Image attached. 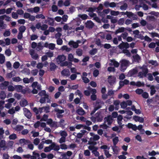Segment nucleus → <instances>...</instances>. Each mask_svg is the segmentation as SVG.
<instances>
[{
  "instance_id": "9d476101",
  "label": "nucleus",
  "mask_w": 159,
  "mask_h": 159,
  "mask_svg": "<svg viewBox=\"0 0 159 159\" xmlns=\"http://www.w3.org/2000/svg\"><path fill=\"white\" fill-rule=\"evenodd\" d=\"M123 119V116L121 115L118 116L117 119V122L119 125V127L120 128H122L124 125H122V120Z\"/></svg>"
},
{
  "instance_id": "dca6fc26",
  "label": "nucleus",
  "mask_w": 159,
  "mask_h": 159,
  "mask_svg": "<svg viewBox=\"0 0 159 159\" xmlns=\"http://www.w3.org/2000/svg\"><path fill=\"white\" fill-rule=\"evenodd\" d=\"M133 119L135 121H139L140 123H143L144 120L143 117L136 116H133Z\"/></svg>"
},
{
  "instance_id": "a878e982",
  "label": "nucleus",
  "mask_w": 159,
  "mask_h": 159,
  "mask_svg": "<svg viewBox=\"0 0 159 159\" xmlns=\"http://www.w3.org/2000/svg\"><path fill=\"white\" fill-rule=\"evenodd\" d=\"M23 128V126L22 125H17L14 127H13V129L17 131H20L22 130Z\"/></svg>"
},
{
  "instance_id": "680f3d73",
  "label": "nucleus",
  "mask_w": 159,
  "mask_h": 159,
  "mask_svg": "<svg viewBox=\"0 0 159 159\" xmlns=\"http://www.w3.org/2000/svg\"><path fill=\"white\" fill-rule=\"evenodd\" d=\"M12 17L14 19H17L18 16L17 13L13 12H12Z\"/></svg>"
},
{
  "instance_id": "58836bf2",
  "label": "nucleus",
  "mask_w": 159,
  "mask_h": 159,
  "mask_svg": "<svg viewBox=\"0 0 159 159\" xmlns=\"http://www.w3.org/2000/svg\"><path fill=\"white\" fill-rule=\"evenodd\" d=\"M97 53V48H93L89 52L90 54L91 55H94Z\"/></svg>"
},
{
  "instance_id": "f8f14e48",
  "label": "nucleus",
  "mask_w": 159,
  "mask_h": 159,
  "mask_svg": "<svg viewBox=\"0 0 159 159\" xmlns=\"http://www.w3.org/2000/svg\"><path fill=\"white\" fill-rule=\"evenodd\" d=\"M94 26V23L91 20H87L85 23V27L89 29L92 28Z\"/></svg>"
},
{
  "instance_id": "5fc2aeb1",
  "label": "nucleus",
  "mask_w": 159,
  "mask_h": 159,
  "mask_svg": "<svg viewBox=\"0 0 159 159\" xmlns=\"http://www.w3.org/2000/svg\"><path fill=\"white\" fill-rule=\"evenodd\" d=\"M20 64L18 61L15 62L13 64V67L15 69L18 68L20 66Z\"/></svg>"
},
{
  "instance_id": "69168bd1",
  "label": "nucleus",
  "mask_w": 159,
  "mask_h": 159,
  "mask_svg": "<svg viewBox=\"0 0 159 159\" xmlns=\"http://www.w3.org/2000/svg\"><path fill=\"white\" fill-rule=\"evenodd\" d=\"M99 72L98 69H96L93 71V75L94 77H97L99 74Z\"/></svg>"
},
{
  "instance_id": "72a5a7b5",
  "label": "nucleus",
  "mask_w": 159,
  "mask_h": 159,
  "mask_svg": "<svg viewBox=\"0 0 159 159\" xmlns=\"http://www.w3.org/2000/svg\"><path fill=\"white\" fill-rule=\"evenodd\" d=\"M76 54L79 56L80 57L83 54V51L81 48H78L76 51Z\"/></svg>"
},
{
  "instance_id": "f03ea898",
  "label": "nucleus",
  "mask_w": 159,
  "mask_h": 159,
  "mask_svg": "<svg viewBox=\"0 0 159 159\" xmlns=\"http://www.w3.org/2000/svg\"><path fill=\"white\" fill-rule=\"evenodd\" d=\"M129 61L125 59H123L121 61L120 70L124 72L128 66Z\"/></svg>"
},
{
  "instance_id": "8fccbe9b",
  "label": "nucleus",
  "mask_w": 159,
  "mask_h": 159,
  "mask_svg": "<svg viewBox=\"0 0 159 159\" xmlns=\"http://www.w3.org/2000/svg\"><path fill=\"white\" fill-rule=\"evenodd\" d=\"M37 49L38 51H41L42 50L43 48V46L41 45V43H39L38 45L37 46Z\"/></svg>"
},
{
  "instance_id": "3c124183",
  "label": "nucleus",
  "mask_w": 159,
  "mask_h": 159,
  "mask_svg": "<svg viewBox=\"0 0 159 159\" xmlns=\"http://www.w3.org/2000/svg\"><path fill=\"white\" fill-rule=\"evenodd\" d=\"M142 97L145 98H148L149 97V94L147 92H143L142 94Z\"/></svg>"
},
{
  "instance_id": "09e8293b",
  "label": "nucleus",
  "mask_w": 159,
  "mask_h": 159,
  "mask_svg": "<svg viewBox=\"0 0 159 159\" xmlns=\"http://www.w3.org/2000/svg\"><path fill=\"white\" fill-rule=\"evenodd\" d=\"M128 7L127 4L126 3H124V4L121 6L120 9L122 10H125Z\"/></svg>"
},
{
  "instance_id": "c85d7f7f",
  "label": "nucleus",
  "mask_w": 159,
  "mask_h": 159,
  "mask_svg": "<svg viewBox=\"0 0 159 159\" xmlns=\"http://www.w3.org/2000/svg\"><path fill=\"white\" fill-rule=\"evenodd\" d=\"M54 110V111L57 113L56 114H62L65 112L64 110L59 109L58 108H55Z\"/></svg>"
},
{
  "instance_id": "a18cd8bd",
  "label": "nucleus",
  "mask_w": 159,
  "mask_h": 159,
  "mask_svg": "<svg viewBox=\"0 0 159 159\" xmlns=\"http://www.w3.org/2000/svg\"><path fill=\"white\" fill-rule=\"evenodd\" d=\"M100 148L101 149H103L104 152V150H109L110 149V147H108L106 145H103L101 146Z\"/></svg>"
},
{
  "instance_id": "473e14b6",
  "label": "nucleus",
  "mask_w": 159,
  "mask_h": 159,
  "mask_svg": "<svg viewBox=\"0 0 159 159\" xmlns=\"http://www.w3.org/2000/svg\"><path fill=\"white\" fill-rule=\"evenodd\" d=\"M56 67V65L54 63L51 62L50 63V69L51 71L55 70Z\"/></svg>"
},
{
  "instance_id": "ea45409f",
  "label": "nucleus",
  "mask_w": 159,
  "mask_h": 159,
  "mask_svg": "<svg viewBox=\"0 0 159 159\" xmlns=\"http://www.w3.org/2000/svg\"><path fill=\"white\" fill-rule=\"evenodd\" d=\"M5 54L7 56L9 57L11 54V52L10 48L7 49L5 51Z\"/></svg>"
},
{
  "instance_id": "6e6552de",
  "label": "nucleus",
  "mask_w": 159,
  "mask_h": 159,
  "mask_svg": "<svg viewBox=\"0 0 159 159\" xmlns=\"http://www.w3.org/2000/svg\"><path fill=\"white\" fill-rule=\"evenodd\" d=\"M103 104V102L100 100H97L94 105V108L97 110L102 107V105Z\"/></svg>"
},
{
  "instance_id": "052dcab7",
  "label": "nucleus",
  "mask_w": 159,
  "mask_h": 159,
  "mask_svg": "<svg viewBox=\"0 0 159 159\" xmlns=\"http://www.w3.org/2000/svg\"><path fill=\"white\" fill-rule=\"evenodd\" d=\"M75 94L76 95H78L80 98L83 97V94L78 89L76 90L75 92Z\"/></svg>"
},
{
  "instance_id": "0eeeda50",
  "label": "nucleus",
  "mask_w": 159,
  "mask_h": 159,
  "mask_svg": "<svg viewBox=\"0 0 159 159\" xmlns=\"http://www.w3.org/2000/svg\"><path fill=\"white\" fill-rule=\"evenodd\" d=\"M118 46L120 49H122L123 48L128 49L129 48V44L127 42L122 41V43H120Z\"/></svg>"
},
{
  "instance_id": "0e129e2a",
  "label": "nucleus",
  "mask_w": 159,
  "mask_h": 159,
  "mask_svg": "<svg viewBox=\"0 0 159 159\" xmlns=\"http://www.w3.org/2000/svg\"><path fill=\"white\" fill-rule=\"evenodd\" d=\"M38 37L36 34H33L30 37V39L31 40H34L38 39Z\"/></svg>"
},
{
  "instance_id": "7ed1b4c3",
  "label": "nucleus",
  "mask_w": 159,
  "mask_h": 159,
  "mask_svg": "<svg viewBox=\"0 0 159 159\" xmlns=\"http://www.w3.org/2000/svg\"><path fill=\"white\" fill-rule=\"evenodd\" d=\"M5 134L6 136L9 135L10 134L9 131L8 130H7L5 131L3 129V127L0 128V140L2 139H4L5 137L3 135L4 134Z\"/></svg>"
},
{
  "instance_id": "49530a36",
  "label": "nucleus",
  "mask_w": 159,
  "mask_h": 159,
  "mask_svg": "<svg viewBox=\"0 0 159 159\" xmlns=\"http://www.w3.org/2000/svg\"><path fill=\"white\" fill-rule=\"evenodd\" d=\"M12 80L16 82H19L21 81V79L19 76H16L12 78Z\"/></svg>"
},
{
  "instance_id": "c9c22d12",
  "label": "nucleus",
  "mask_w": 159,
  "mask_h": 159,
  "mask_svg": "<svg viewBox=\"0 0 159 159\" xmlns=\"http://www.w3.org/2000/svg\"><path fill=\"white\" fill-rule=\"evenodd\" d=\"M33 111L36 115L38 114L39 113L40 114L42 113V111L40 110V107L39 109L36 107H34L33 109Z\"/></svg>"
},
{
  "instance_id": "c03bdc74",
  "label": "nucleus",
  "mask_w": 159,
  "mask_h": 159,
  "mask_svg": "<svg viewBox=\"0 0 159 159\" xmlns=\"http://www.w3.org/2000/svg\"><path fill=\"white\" fill-rule=\"evenodd\" d=\"M112 141L114 145H116L119 142L118 137H116L113 139Z\"/></svg>"
},
{
  "instance_id": "6e6d98bb",
  "label": "nucleus",
  "mask_w": 159,
  "mask_h": 159,
  "mask_svg": "<svg viewBox=\"0 0 159 159\" xmlns=\"http://www.w3.org/2000/svg\"><path fill=\"white\" fill-rule=\"evenodd\" d=\"M36 18H41V19H45V16L43 14H39L35 16Z\"/></svg>"
},
{
  "instance_id": "bb28decb",
  "label": "nucleus",
  "mask_w": 159,
  "mask_h": 159,
  "mask_svg": "<svg viewBox=\"0 0 159 159\" xmlns=\"http://www.w3.org/2000/svg\"><path fill=\"white\" fill-rule=\"evenodd\" d=\"M76 112L78 114L81 116L85 114L84 111L82 108L78 109L76 111Z\"/></svg>"
},
{
  "instance_id": "f704fd0d",
  "label": "nucleus",
  "mask_w": 159,
  "mask_h": 159,
  "mask_svg": "<svg viewBox=\"0 0 159 159\" xmlns=\"http://www.w3.org/2000/svg\"><path fill=\"white\" fill-rule=\"evenodd\" d=\"M5 61V56L3 54H0V63L1 64H2Z\"/></svg>"
},
{
  "instance_id": "f3484780",
  "label": "nucleus",
  "mask_w": 159,
  "mask_h": 159,
  "mask_svg": "<svg viewBox=\"0 0 159 159\" xmlns=\"http://www.w3.org/2000/svg\"><path fill=\"white\" fill-rule=\"evenodd\" d=\"M108 82L110 85H112L115 82L116 78L112 76L108 77Z\"/></svg>"
},
{
  "instance_id": "2f4dec72",
  "label": "nucleus",
  "mask_w": 159,
  "mask_h": 159,
  "mask_svg": "<svg viewBox=\"0 0 159 159\" xmlns=\"http://www.w3.org/2000/svg\"><path fill=\"white\" fill-rule=\"evenodd\" d=\"M88 148L90 150H92V152L98 150V148L93 145H90L88 147Z\"/></svg>"
},
{
  "instance_id": "20e7f679",
  "label": "nucleus",
  "mask_w": 159,
  "mask_h": 159,
  "mask_svg": "<svg viewBox=\"0 0 159 159\" xmlns=\"http://www.w3.org/2000/svg\"><path fill=\"white\" fill-rule=\"evenodd\" d=\"M24 114L25 116L28 119H30L32 116V114L30 111L28 109L24 108L23 109Z\"/></svg>"
},
{
  "instance_id": "393cba45",
  "label": "nucleus",
  "mask_w": 159,
  "mask_h": 159,
  "mask_svg": "<svg viewBox=\"0 0 159 159\" xmlns=\"http://www.w3.org/2000/svg\"><path fill=\"white\" fill-rule=\"evenodd\" d=\"M49 109L50 108L49 106L40 108V110L42 111V113L43 112V110H44V111L46 113H48L49 112Z\"/></svg>"
},
{
  "instance_id": "13d9d810",
  "label": "nucleus",
  "mask_w": 159,
  "mask_h": 159,
  "mask_svg": "<svg viewBox=\"0 0 159 159\" xmlns=\"http://www.w3.org/2000/svg\"><path fill=\"white\" fill-rule=\"evenodd\" d=\"M17 138L16 135L15 134H12L9 136V138L10 140H14Z\"/></svg>"
},
{
  "instance_id": "774afa93",
  "label": "nucleus",
  "mask_w": 159,
  "mask_h": 159,
  "mask_svg": "<svg viewBox=\"0 0 159 159\" xmlns=\"http://www.w3.org/2000/svg\"><path fill=\"white\" fill-rule=\"evenodd\" d=\"M73 58L74 57L72 54L70 53L68 54V59L69 61H72Z\"/></svg>"
},
{
  "instance_id": "412c9836",
  "label": "nucleus",
  "mask_w": 159,
  "mask_h": 159,
  "mask_svg": "<svg viewBox=\"0 0 159 159\" xmlns=\"http://www.w3.org/2000/svg\"><path fill=\"white\" fill-rule=\"evenodd\" d=\"M125 29H125L124 27H121L119 28L118 30H116L115 32H111L114 33L116 35L119 33L124 32Z\"/></svg>"
},
{
  "instance_id": "4be33fe9",
  "label": "nucleus",
  "mask_w": 159,
  "mask_h": 159,
  "mask_svg": "<svg viewBox=\"0 0 159 159\" xmlns=\"http://www.w3.org/2000/svg\"><path fill=\"white\" fill-rule=\"evenodd\" d=\"M28 105V101L25 99L21 100L20 102V105L21 107H25Z\"/></svg>"
},
{
  "instance_id": "423d86ee",
  "label": "nucleus",
  "mask_w": 159,
  "mask_h": 159,
  "mask_svg": "<svg viewBox=\"0 0 159 159\" xmlns=\"http://www.w3.org/2000/svg\"><path fill=\"white\" fill-rule=\"evenodd\" d=\"M104 122H107L108 125H110L113 122V119L111 115H108L104 119Z\"/></svg>"
},
{
  "instance_id": "c756f323",
  "label": "nucleus",
  "mask_w": 159,
  "mask_h": 159,
  "mask_svg": "<svg viewBox=\"0 0 159 159\" xmlns=\"http://www.w3.org/2000/svg\"><path fill=\"white\" fill-rule=\"evenodd\" d=\"M150 89H151V95L152 96L156 92V90L155 89V87L153 85H152L151 86Z\"/></svg>"
},
{
  "instance_id": "6ab92c4d",
  "label": "nucleus",
  "mask_w": 159,
  "mask_h": 159,
  "mask_svg": "<svg viewBox=\"0 0 159 159\" xmlns=\"http://www.w3.org/2000/svg\"><path fill=\"white\" fill-rule=\"evenodd\" d=\"M0 147L3 148V150H6L7 148L6 146V142L4 140H1L0 141Z\"/></svg>"
},
{
  "instance_id": "ddd939ff",
  "label": "nucleus",
  "mask_w": 159,
  "mask_h": 159,
  "mask_svg": "<svg viewBox=\"0 0 159 159\" xmlns=\"http://www.w3.org/2000/svg\"><path fill=\"white\" fill-rule=\"evenodd\" d=\"M48 22V24L49 25L53 26L54 23V20L53 18L50 17H48L47 20H45V22L47 23Z\"/></svg>"
},
{
  "instance_id": "1a4fd4ad",
  "label": "nucleus",
  "mask_w": 159,
  "mask_h": 159,
  "mask_svg": "<svg viewBox=\"0 0 159 159\" xmlns=\"http://www.w3.org/2000/svg\"><path fill=\"white\" fill-rule=\"evenodd\" d=\"M9 85L8 81H5L0 84V89L2 90L5 89H7Z\"/></svg>"
},
{
  "instance_id": "2eb2a0df",
  "label": "nucleus",
  "mask_w": 159,
  "mask_h": 159,
  "mask_svg": "<svg viewBox=\"0 0 159 159\" xmlns=\"http://www.w3.org/2000/svg\"><path fill=\"white\" fill-rule=\"evenodd\" d=\"M61 74L63 76L68 77L70 75V71L69 69H65L62 71Z\"/></svg>"
},
{
  "instance_id": "a19ab883",
  "label": "nucleus",
  "mask_w": 159,
  "mask_h": 159,
  "mask_svg": "<svg viewBox=\"0 0 159 159\" xmlns=\"http://www.w3.org/2000/svg\"><path fill=\"white\" fill-rule=\"evenodd\" d=\"M65 120L63 119H61L60 121L59 122V123L60 125V127H64L65 125V124H64L65 123Z\"/></svg>"
},
{
  "instance_id": "f257e3e1",
  "label": "nucleus",
  "mask_w": 159,
  "mask_h": 159,
  "mask_svg": "<svg viewBox=\"0 0 159 159\" xmlns=\"http://www.w3.org/2000/svg\"><path fill=\"white\" fill-rule=\"evenodd\" d=\"M38 95L41 97L39 100V102L41 103H44L45 102L46 99L47 103L50 102L51 98L48 94L46 93V91L45 90H42L40 91L39 92Z\"/></svg>"
},
{
  "instance_id": "aec40b11",
  "label": "nucleus",
  "mask_w": 159,
  "mask_h": 159,
  "mask_svg": "<svg viewBox=\"0 0 159 159\" xmlns=\"http://www.w3.org/2000/svg\"><path fill=\"white\" fill-rule=\"evenodd\" d=\"M66 57L63 55L58 56L57 58V61H60L61 63L66 60Z\"/></svg>"
},
{
  "instance_id": "39448f33",
  "label": "nucleus",
  "mask_w": 159,
  "mask_h": 159,
  "mask_svg": "<svg viewBox=\"0 0 159 159\" xmlns=\"http://www.w3.org/2000/svg\"><path fill=\"white\" fill-rule=\"evenodd\" d=\"M96 117L93 116H92L91 118L90 119L93 122H95L96 121V120H97V121L98 122H100L102 121V118H100L99 117V115H100V113L98 112L96 113Z\"/></svg>"
},
{
  "instance_id": "cd10ccee",
  "label": "nucleus",
  "mask_w": 159,
  "mask_h": 159,
  "mask_svg": "<svg viewBox=\"0 0 159 159\" xmlns=\"http://www.w3.org/2000/svg\"><path fill=\"white\" fill-rule=\"evenodd\" d=\"M23 86L20 85H17L15 86V90L17 92H21L22 90Z\"/></svg>"
},
{
  "instance_id": "a211bd4d",
  "label": "nucleus",
  "mask_w": 159,
  "mask_h": 159,
  "mask_svg": "<svg viewBox=\"0 0 159 159\" xmlns=\"http://www.w3.org/2000/svg\"><path fill=\"white\" fill-rule=\"evenodd\" d=\"M50 147L51 148L52 150H53L54 151H58L60 149V148L59 145H56V144L53 143L51 144L50 145Z\"/></svg>"
},
{
  "instance_id": "9b49d317",
  "label": "nucleus",
  "mask_w": 159,
  "mask_h": 159,
  "mask_svg": "<svg viewBox=\"0 0 159 159\" xmlns=\"http://www.w3.org/2000/svg\"><path fill=\"white\" fill-rule=\"evenodd\" d=\"M138 72L137 70L136 69H133L130 70L127 74V75L128 77H132L134 75L136 74Z\"/></svg>"
},
{
  "instance_id": "864d4df0",
  "label": "nucleus",
  "mask_w": 159,
  "mask_h": 159,
  "mask_svg": "<svg viewBox=\"0 0 159 159\" xmlns=\"http://www.w3.org/2000/svg\"><path fill=\"white\" fill-rule=\"evenodd\" d=\"M104 152L107 158H109L111 156V155L109 153V150H104Z\"/></svg>"
},
{
  "instance_id": "de8ad7c7",
  "label": "nucleus",
  "mask_w": 159,
  "mask_h": 159,
  "mask_svg": "<svg viewBox=\"0 0 159 159\" xmlns=\"http://www.w3.org/2000/svg\"><path fill=\"white\" fill-rule=\"evenodd\" d=\"M121 108L123 109L126 108L127 107L126 102L125 101H123L121 102L120 104Z\"/></svg>"
},
{
  "instance_id": "79ce46f5",
  "label": "nucleus",
  "mask_w": 159,
  "mask_h": 159,
  "mask_svg": "<svg viewBox=\"0 0 159 159\" xmlns=\"http://www.w3.org/2000/svg\"><path fill=\"white\" fill-rule=\"evenodd\" d=\"M6 95L4 91H1L0 93V98L2 99H4L6 97Z\"/></svg>"
},
{
  "instance_id": "e433bc0d",
  "label": "nucleus",
  "mask_w": 159,
  "mask_h": 159,
  "mask_svg": "<svg viewBox=\"0 0 159 159\" xmlns=\"http://www.w3.org/2000/svg\"><path fill=\"white\" fill-rule=\"evenodd\" d=\"M26 27L24 26H21L19 28V32L23 33L26 30Z\"/></svg>"
},
{
  "instance_id": "338daca9",
  "label": "nucleus",
  "mask_w": 159,
  "mask_h": 159,
  "mask_svg": "<svg viewBox=\"0 0 159 159\" xmlns=\"http://www.w3.org/2000/svg\"><path fill=\"white\" fill-rule=\"evenodd\" d=\"M151 34V36L152 38L154 37H157L158 36V34L155 32H152L149 33Z\"/></svg>"
},
{
  "instance_id": "4c0bfd02",
  "label": "nucleus",
  "mask_w": 159,
  "mask_h": 159,
  "mask_svg": "<svg viewBox=\"0 0 159 159\" xmlns=\"http://www.w3.org/2000/svg\"><path fill=\"white\" fill-rule=\"evenodd\" d=\"M125 22V19L122 18L120 19L118 21V24L119 25H124Z\"/></svg>"
},
{
  "instance_id": "4d7b16f0",
  "label": "nucleus",
  "mask_w": 159,
  "mask_h": 159,
  "mask_svg": "<svg viewBox=\"0 0 159 159\" xmlns=\"http://www.w3.org/2000/svg\"><path fill=\"white\" fill-rule=\"evenodd\" d=\"M30 141L28 140H26L25 139H21L20 140V143H23L25 144L30 143Z\"/></svg>"
},
{
  "instance_id": "37998d69",
  "label": "nucleus",
  "mask_w": 159,
  "mask_h": 159,
  "mask_svg": "<svg viewBox=\"0 0 159 159\" xmlns=\"http://www.w3.org/2000/svg\"><path fill=\"white\" fill-rule=\"evenodd\" d=\"M79 16L82 20H86L88 18V15L86 14H80Z\"/></svg>"
},
{
  "instance_id": "603ef678",
  "label": "nucleus",
  "mask_w": 159,
  "mask_h": 159,
  "mask_svg": "<svg viewBox=\"0 0 159 159\" xmlns=\"http://www.w3.org/2000/svg\"><path fill=\"white\" fill-rule=\"evenodd\" d=\"M148 46L149 48L153 49L156 46V43L154 42H152L149 44Z\"/></svg>"
},
{
  "instance_id": "5701e85b",
  "label": "nucleus",
  "mask_w": 159,
  "mask_h": 159,
  "mask_svg": "<svg viewBox=\"0 0 159 159\" xmlns=\"http://www.w3.org/2000/svg\"><path fill=\"white\" fill-rule=\"evenodd\" d=\"M133 58L134 61L137 63L139 62V61L141 59L140 57L138 54L133 56Z\"/></svg>"
},
{
  "instance_id": "e2e57ef3",
  "label": "nucleus",
  "mask_w": 159,
  "mask_h": 159,
  "mask_svg": "<svg viewBox=\"0 0 159 159\" xmlns=\"http://www.w3.org/2000/svg\"><path fill=\"white\" fill-rule=\"evenodd\" d=\"M52 150L50 145L49 147H46L44 148V151L45 152H49Z\"/></svg>"
},
{
  "instance_id": "bf43d9fd",
  "label": "nucleus",
  "mask_w": 159,
  "mask_h": 159,
  "mask_svg": "<svg viewBox=\"0 0 159 159\" xmlns=\"http://www.w3.org/2000/svg\"><path fill=\"white\" fill-rule=\"evenodd\" d=\"M148 18L149 21H155L156 19L154 16H148Z\"/></svg>"
},
{
  "instance_id": "4468645a",
  "label": "nucleus",
  "mask_w": 159,
  "mask_h": 159,
  "mask_svg": "<svg viewBox=\"0 0 159 159\" xmlns=\"http://www.w3.org/2000/svg\"><path fill=\"white\" fill-rule=\"evenodd\" d=\"M142 70V72H143V74L145 75V77H147V75L148 72L149 70L147 66L143 65L141 67Z\"/></svg>"
},
{
  "instance_id": "b1692460",
  "label": "nucleus",
  "mask_w": 159,
  "mask_h": 159,
  "mask_svg": "<svg viewBox=\"0 0 159 159\" xmlns=\"http://www.w3.org/2000/svg\"><path fill=\"white\" fill-rule=\"evenodd\" d=\"M120 102L119 100H116L114 101V104L115 106V109L118 110L119 109Z\"/></svg>"
},
{
  "instance_id": "7c9ffc66",
  "label": "nucleus",
  "mask_w": 159,
  "mask_h": 159,
  "mask_svg": "<svg viewBox=\"0 0 159 159\" xmlns=\"http://www.w3.org/2000/svg\"><path fill=\"white\" fill-rule=\"evenodd\" d=\"M70 45H72L74 48H77L79 45L78 43L74 41H70L69 42Z\"/></svg>"
}]
</instances>
